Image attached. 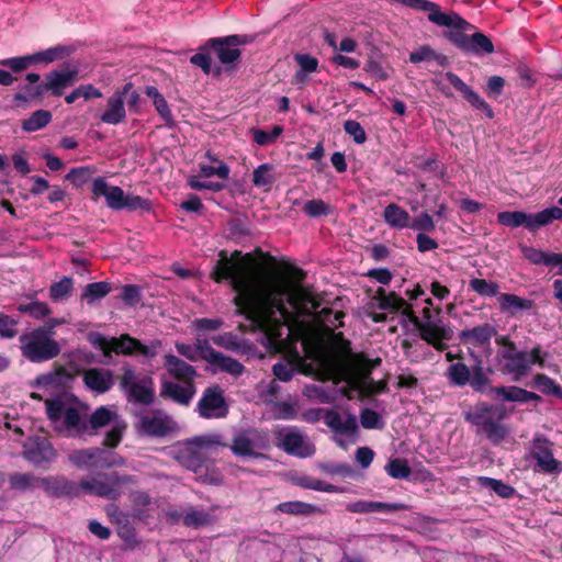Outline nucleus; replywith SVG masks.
Returning a JSON list of instances; mask_svg holds the SVG:
<instances>
[{"instance_id":"obj_1","label":"nucleus","mask_w":562,"mask_h":562,"mask_svg":"<svg viewBox=\"0 0 562 562\" xmlns=\"http://www.w3.org/2000/svg\"><path fill=\"white\" fill-rule=\"evenodd\" d=\"M305 357L311 359L306 363L299 352L293 355V361L278 362L273 366V374L282 382H289L294 372L306 375L315 374L318 380L333 381L334 384L345 382V386H386L383 381H373L371 374L381 366L379 357L370 358L364 352H353L350 342L346 340L347 350L341 353L337 350H325L318 341L304 339L302 341Z\"/></svg>"},{"instance_id":"obj_2","label":"nucleus","mask_w":562,"mask_h":562,"mask_svg":"<svg viewBox=\"0 0 562 562\" xmlns=\"http://www.w3.org/2000/svg\"><path fill=\"white\" fill-rule=\"evenodd\" d=\"M270 273L256 262L251 252L243 255L240 250H234L227 256L226 250H221L210 278L216 283L229 282L236 293L233 297L236 314L246 318L247 314L256 315L259 311L284 308L281 301L283 286L268 280Z\"/></svg>"},{"instance_id":"obj_3","label":"nucleus","mask_w":562,"mask_h":562,"mask_svg":"<svg viewBox=\"0 0 562 562\" xmlns=\"http://www.w3.org/2000/svg\"><path fill=\"white\" fill-rule=\"evenodd\" d=\"M290 277L271 270L268 280L280 282L284 294L281 296L284 308H270L269 311H259L256 315L247 314L246 319L256 328L262 331L269 342L277 346L283 341L284 327L299 319L300 316H312L321 305L323 299L315 294L312 286H304L302 282L306 278V272L293 265L288 266Z\"/></svg>"},{"instance_id":"obj_4","label":"nucleus","mask_w":562,"mask_h":562,"mask_svg":"<svg viewBox=\"0 0 562 562\" xmlns=\"http://www.w3.org/2000/svg\"><path fill=\"white\" fill-rule=\"evenodd\" d=\"M373 300L378 303V307L390 313H401L409 323L419 331L420 338L428 345L432 346L437 351H445L448 348L446 341L453 338V329L450 325L437 322H422L414 313L413 306L407 303L396 292H386L383 288H378Z\"/></svg>"},{"instance_id":"obj_5","label":"nucleus","mask_w":562,"mask_h":562,"mask_svg":"<svg viewBox=\"0 0 562 562\" xmlns=\"http://www.w3.org/2000/svg\"><path fill=\"white\" fill-rule=\"evenodd\" d=\"M393 1L416 11L427 12L428 21L438 26H446L448 30L443 31V37L464 53L471 34L470 32L474 31L475 26L464 20L460 14L457 12L445 13L441 11L439 4L429 0Z\"/></svg>"},{"instance_id":"obj_6","label":"nucleus","mask_w":562,"mask_h":562,"mask_svg":"<svg viewBox=\"0 0 562 562\" xmlns=\"http://www.w3.org/2000/svg\"><path fill=\"white\" fill-rule=\"evenodd\" d=\"M507 411L503 405L480 402L463 412L464 420L476 427V435H483L493 445H501L510 430L504 419Z\"/></svg>"},{"instance_id":"obj_7","label":"nucleus","mask_w":562,"mask_h":562,"mask_svg":"<svg viewBox=\"0 0 562 562\" xmlns=\"http://www.w3.org/2000/svg\"><path fill=\"white\" fill-rule=\"evenodd\" d=\"M137 476L112 471L108 473H98L90 480H82L75 488L72 486V495L81 490L85 494L98 496L108 501H116L124 493L123 487L136 486Z\"/></svg>"},{"instance_id":"obj_8","label":"nucleus","mask_w":562,"mask_h":562,"mask_svg":"<svg viewBox=\"0 0 562 562\" xmlns=\"http://www.w3.org/2000/svg\"><path fill=\"white\" fill-rule=\"evenodd\" d=\"M90 342L98 349H100L105 357H110L112 352L116 355H142L144 357L153 358L157 353V344L146 346L138 339L131 337L128 334H123L119 338L108 339L101 334H91L89 338Z\"/></svg>"},{"instance_id":"obj_9","label":"nucleus","mask_w":562,"mask_h":562,"mask_svg":"<svg viewBox=\"0 0 562 562\" xmlns=\"http://www.w3.org/2000/svg\"><path fill=\"white\" fill-rule=\"evenodd\" d=\"M548 357L549 352L537 344L529 352L520 351L514 355H504L502 371L510 375L514 382H520L530 373L532 366H538L540 369L549 367L547 363Z\"/></svg>"},{"instance_id":"obj_10","label":"nucleus","mask_w":562,"mask_h":562,"mask_svg":"<svg viewBox=\"0 0 562 562\" xmlns=\"http://www.w3.org/2000/svg\"><path fill=\"white\" fill-rule=\"evenodd\" d=\"M555 220H562V209L559 206L547 207L536 214L524 211H503L497 214L498 224L510 228L522 226L529 232H536Z\"/></svg>"},{"instance_id":"obj_11","label":"nucleus","mask_w":562,"mask_h":562,"mask_svg":"<svg viewBox=\"0 0 562 562\" xmlns=\"http://www.w3.org/2000/svg\"><path fill=\"white\" fill-rule=\"evenodd\" d=\"M220 445L221 436L218 435L195 436L184 441L182 448L178 450L177 459L187 469L198 472L206 462L205 451Z\"/></svg>"},{"instance_id":"obj_12","label":"nucleus","mask_w":562,"mask_h":562,"mask_svg":"<svg viewBox=\"0 0 562 562\" xmlns=\"http://www.w3.org/2000/svg\"><path fill=\"white\" fill-rule=\"evenodd\" d=\"M232 453L241 458H260L259 451L270 448L269 432L266 429L248 428L238 431L229 446Z\"/></svg>"},{"instance_id":"obj_13","label":"nucleus","mask_w":562,"mask_h":562,"mask_svg":"<svg viewBox=\"0 0 562 562\" xmlns=\"http://www.w3.org/2000/svg\"><path fill=\"white\" fill-rule=\"evenodd\" d=\"M21 350L33 362L50 359L59 352L57 344L43 329H36L20 337Z\"/></svg>"},{"instance_id":"obj_14","label":"nucleus","mask_w":562,"mask_h":562,"mask_svg":"<svg viewBox=\"0 0 562 562\" xmlns=\"http://www.w3.org/2000/svg\"><path fill=\"white\" fill-rule=\"evenodd\" d=\"M254 41L251 35L234 34L223 37H213L206 41L203 48L212 49L221 64L225 66H235L241 57L239 46L250 44Z\"/></svg>"},{"instance_id":"obj_15","label":"nucleus","mask_w":562,"mask_h":562,"mask_svg":"<svg viewBox=\"0 0 562 562\" xmlns=\"http://www.w3.org/2000/svg\"><path fill=\"white\" fill-rule=\"evenodd\" d=\"M22 456L35 468L47 469L57 452L47 437L32 436L23 443Z\"/></svg>"},{"instance_id":"obj_16","label":"nucleus","mask_w":562,"mask_h":562,"mask_svg":"<svg viewBox=\"0 0 562 562\" xmlns=\"http://www.w3.org/2000/svg\"><path fill=\"white\" fill-rule=\"evenodd\" d=\"M551 446L544 436L537 435L533 438L530 456L536 460L535 472L553 475L562 473V462L554 458Z\"/></svg>"},{"instance_id":"obj_17","label":"nucleus","mask_w":562,"mask_h":562,"mask_svg":"<svg viewBox=\"0 0 562 562\" xmlns=\"http://www.w3.org/2000/svg\"><path fill=\"white\" fill-rule=\"evenodd\" d=\"M274 435L276 446L290 456L307 458L315 453V447L295 429H279L274 431Z\"/></svg>"},{"instance_id":"obj_18","label":"nucleus","mask_w":562,"mask_h":562,"mask_svg":"<svg viewBox=\"0 0 562 562\" xmlns=\"http://www.w3.org/2000/svg\"><path fill=\"white\" fill-rule=\"evenodd\" d=\"M72 462L95 469H109L124 463L123 458L101 448H90L72 453Z\"/></svg>"},{"instance_id":"obj_19","label":"nucleus","mask_w":562,"mask_h":562,"mask_svg":"<svg viewBox=\"0 0 562 562\" xmlns=\"http://www.w3.org/2000/svg\"><path fill=\"white\" fill-rule=\"evenodd\" d=\"M196 409L204 418H223L228 414V405L222 392L217 389H205L198 402Z\"/></svg>"},{"instance_id":"obj_20","label":"nucleus","mask_w":562,"mask_h":562,"mask_svg":"<svg viewBox=\"0 0 562 562\" xmlns=\"http://www.w3.org/2000/svg\"><path fill=\"white\" fill-rule=\"evenodd\" d=\"M304 394L308 397H315L322 403H331L336 395H340L352 398L355 394L360 396H375L381 394L389 389H305Z\"/></svg>"},{"instance_id":"obj_21","label":"nucleus","mask_w":562,"mask_h":562,"mask_svg":"<svg viewBox=\"0 0 562 562\" xmlns=\"http://www.w3.org/2000/svg\"><path fill=\"white\" fill-rule=\"evenodd\" d=\"M132 88L133 83L127 82L108 99L106 109L100 117L103 123L117 125L125 120L124 93H127Z\"/></svg>"},{"instance_id":"obj_22","label":"nucleus","mask_w":562,"mask_h":562,"mask_svg":"<svg viewBox=\"0 0 562 562\" xmlns=\"http://www.w3.org/2000/svg\"><path fill=\"white\" fill-rule=\"evenodd\" d=\"M91 192L95 198L103 196L108 207L122 211L125 203V193L117 186H110L104 178L98 177L92 181Z\"/></svg>"},{"instance_id":"obj_23","label":"nucleus","mask_w":562,"mask_h":562,"mask_svg":"<svg viewBox=\"0 0 562 562\" xmlns=\"http://www.w3.org/2000/svg\"><path fill=\"white\" fill-rule=\"evenodd\" d=\"M446 79L462 93L463 98L476 110L484 112L486 117L493 119L494 111L492 106L480 97L470 86H468L458 75L452 71L445 74Z\"/></svg>"},{"instance_id":"obj_24","label":"nucleus","mask_w":562,"mask_h":562,"mask_svg":"<svg viewBox=\"0 0 562 562\" xmlns=\"http://www.w3.org/2000/svg\"><path fill=\"white\" fill-rule=\"evenodd\" d=\"M205 362L207 363V370L213 374L224 372L238 376L245 370L238 360L215 350L213 347H211Z\"/></svg>"},{"instance_id":"obj_25","label":"nucleus","mask_w":562,"mask_h":562,"mask_svg":"<svg viewBox=\"0 0 562 562\" xmlns=\"http://www.w3.org/2000/svg\"><path fill=\"white\" fill-rule=\"evenodd\" d=\"M497 329L490 323H483L470 329H462L459 333V339L464 345L473 347H485L491 345V340L496 336Z\"/></svg>"},{"instance_id":"obj_26","label":"nucleus","mask_w":562,"mask_h":562,"mask_svg":"<svg viewBox=\"0 0 562 562\" xmlns=\"http://www.w3.org/2000/svg\"><path fill=\"white\" fill-rule=\"evenodd\" d=\"M164 367L172 378L183 382L187 386H193L196 370L191 364L175 355L168 353L164 357Z\"/></svg>"},{"instance_id":"obj_27","label":"nucleus","mask_w":562,"mask_h":562,"mask_svg":"<svg viewBox=\"0 0 562 562\" xmlns=\"http://www.w3.org/2000/svg\"><path fill=\"white\" fill-rule=\"evenodd\" d=\"M70 83V70L63 69L49 72L45 82L37 86L33 95H41L44 91H50L55 95H60Z\"/></svg>"},{"instance_id":"obj_28","label":"nucleus","mask_w":562,"mask_h":562,"mask_svg":"<svg viewBox=\"0 0 562 562\" xmlns=\"http://www.w3.org/2000/svg\"><path fill=\"white\" fill-rule=\"evenodd\" d=\"M175 347L182 357L192 362H196L206 360L212 346L207 338L196 337L192 345L177 341Z\"/></svg>"},{"instance_id":"obj_29","label":"nucleus","mask_w":562,"mask_h":562,"mask_svg":"<svg viewBox=\"0 0 562 562\" xmlns=\"http://www.w3.org/2000/svg\"><path fill=\"white\" fill-rule=\"evenodd\" d=\"M408 60L412 64L420 63H436L440 67H447L449 65V58L436 52L430 45L424 44L418 46L415 50L409 53Z\"/></svg>"},{"instance_id":"obj_30","label":"nucleus","mask_w":562,"mask_h":562,"mask_svg":"<svg viewBox=\"0 0 562 562\" xmlns=\"http://www.w3.org/2000/svg\"><path fill=\"white\" fill-rule=\"evenodd\" d=\"M139 428L144 435L151 437H165L172 430L171 422L168 417L157 416L142 417Z\"/></svg>"},{"instance_id":"obj_31","label":"nucleus","mask_w":562,"mask_h":562,"mask_svg":"<svg viewBox=\"0 0 562 562\" xmlns=\"http://www.w3.org/2000/svg\"><path fill=\"white\" fill-rule=\"evenodd\" d=\"M495 52L492 40L482 32H473L470 34L468 45L463 54L473 56L491 55Z\"/></svg>"},{"instance_id":"obj_32","label":"nucleus","mask_w":562,"mask_h":562,"mask_svg":"<svg viewBox=\"0 0 562 562\" xmlns=\"http://www.w3.org/2000/svg\"><path fill=\"white\" fill-rule=\"evenodd\" d=\"M277 180L278 175L271 164H261L252 171V184L265 192H269Z\"/></svg>"},{"instance_id":"obj_33","label":"nucleus","mask_w":562,"mask_h":562,"mask_svg":"<svg viewBox=\"0 0 562 562\" xmlns=\"http://www.w3.org/2000/svg\"><path fill=\"white\" fill-rule=\"evenodd\" d=\"M70 54V49L66 45H56L44 50H40L31 54L33 65L47 66L52 63H56L67 58Z\"/></svg>"},{"instance_id":"obj_34","label":"nucleus","mask_w":562,"mask_h":562,"mask_svg":"<svg viewBox=\"0 0 562 562\" xmlns=\"http://www.w3.org/2000/svg\"><path fill=\"white\" fill-rule=\"evenodd\" d=\"M383 217L385 223L393 228H409L411 216L408 212L395 203H390L384 207Z\"/></svg>"},{"instance_id":"obj_35","label":"nucleus","mask_w":562,"mask_h":562,"mask_svg":"<svg viewBox=\"0 0 562 562\" xmlns=\"http://www.w3.org/2000/svg\"><path fill=\"white\" fill-rule=\"evenodd\" d=\"M40 477L31 472H13L9 474L8 483L11 490L19 492H32L38 488Z\"/></svg>"},{"instance_id":"obj_36","label":"nucleus","mask_w":562,"mask_h":562,"mask_svg":"<svg viewBox=\"0 0 562 562\" xmlns=\"http://www.w3.org/2000/svg\"><path fill=\"white\" fill-rule=\"evenodd\" d=\"M112 291L110 282L100 281L88 283L80 295L81 302L92 305L93 303L102 300Z\"/></svg>"},{"instance_id":"obj_37","label":"nucleus","mask_w":562,"mask_h":562,"mask_svg":"<svg viewBox=\"0 0 562 562\" xmlns=\"http://www.w3.org/2000/svg\"><path fill=\"white\" fill-rule=\"evenodd\" d=\"M276 509L283 514L292 516H311L319 512V508L313 504L304 503L301 501L283 502L280 503Z\"/></svg>"},{"instance_id":"obj_38","label":"nucleus","mask_w":562,"mask_h":562,"mask_svg":"<svg viewBox=\"0 0 562 562\" xmlns=\"http://www.w3.org/2000/svg\"><path fill=\"white\" fill-rule=\"evenodd\" d=\"M38 488H43L50 496L67 494L70 486L66 479L58 476L40 477Z\"/></svg>"},{"instance_id":"obj_39","label":"nucleus","mask_w":562,"mask_h":562,"mask_svg":"<svg viewBox=\"0 0 562 562\" xmlns=\"http://www.w3.org/2000/svg\"><path fill=\"white\" fill-rule=\"evenodd\" d=\"M496 392V398L510 402H528L530 400H540V396L526 389H491Z\"/></svg>"},{"instance_id":"obj_40","label":"nucleus","mask_w":562,"mask_h":562,"mask_svg":"<svg viewBox=\"0 0 562 562\" xmlns=\"http://www.w3.org/2000/svg\"><path fill=\"white\" fill-rule=\"evenodd\" d=\"M477 482L482 487H486L492 490L496 495L502 498H512L516 491L515 488L504 483L501 480L488 477V476H479Z\"/></svg>"},{"instance_id":"obj_41","label":"nucleus","mask_w":562,"mask_h":562,"mask_svg":"<svg viewBox=\"0 0 562 562\" xmlns=\"http://www.w3.org/2000/svg\"><path fill=\"white\" fill-rule=\"evenodd\" d=\"M498 302L503 311H518L530 310L533 306V301L520 297L512 293H501Z\"/></svg>"},{"instance_id":"obj_42","label":"nucleus","mask_w":562,"mask_h":562,"mask_svg":"<svg viewBox=\"0 0 562 562\" xmlns=\"http://www.w3.org/2000/svg\"><path fill=\"white\" fill-rule=\"evenodd\" d=\"M524 257L533 265H543L554 267L557 252H546L535 247L524 246L521 248Z\"/></svg>"},{"instance_id":"obj_43","label":"nucleus","mask_w":562,"mask_h":562,"mask_svg":"<svg viewBox=\"0 0 562 562\" xmlns=\"http://www.w3.org/2000/svg\"><path fill=\"white\" fill-rule=\"evenodd\" d=\"M46 412L50 420L57 422L64 419L66 428H70V407L66 408L58 400L46 401Z\"/></svg>"},{"instance_id":"obj_44","label":"nucleus","mask_w":562,"mask_h":562,"mask_svg":"<svg viewBox=\"0 0 562 562\" xmlns=\"http://www.w3.org/2000/svg\"><path fill=\"white\" fill-rule=\"evenodd\" d=\"M182 522L189 528H200L211 525L213 516L205 510L190 509L183 515Z\"/></svg>"},{"instance_id":"obj_45","label":"nucleus","mask_w":562,"mask_h":562,"mask_svg":"<svg viewBox=\"0 0 562 562\" xmlns=\"http://www.w3.org/2000/svg\"><path fill=\"white\" fill-rule=\"evenodd\" d=\"M469 289L480 296L493 297L498 294L499 285L494 281L473 278L469 281Z\"/></svg>"},{"instance_id":"obj_46","label":"nucleus","mask_w":562,"mask_h":562,"mask_svg":"<svg viewBox=\"0 0 562 562\" xmlns=\"http://www.w3.org/2000/svg\"><path fill=\"white\" fill-rule=\"evenodd\" d=\"M50 119L52 114L49 111L37 110L29 119L23 121L22 128L25 132H36L45 127L50 122Z\"/></svg>"},{"instance_id":"obj_47","label":"nucleus","mask_w":562,"mask_h":562,"mask_svg":"<svg viewBox=\"0 0 562 562\" xmlns=\"http://www.w3.org/2000/svg\"><path fill=\"white\" fill-rule=\"evenodd\" d=\"M386 473L397 480L407 479L412 474V469L407 460L401 458L391 459L385 465Z\"/></svg>"},{"instance_id":"obj_48","label":"nucleus","mask_w":562,"mask_h":562,"mask_svg":"<svg viewBox=\"0 0 562 562\" xmlns=\"http://www.w3.org/2000/svg\"><path fill=\"white\" fill-rule=\"evenodd\" d=\"M115 414L105 406H101L88 419V431L98 430L110 424Z\"/></svg>"},{"instance_id":"obj_49","label":"nucleus","mask_w":562,"mask_h":562,"mask_svg":"<svg viewBox=\"0 0 562 562\" xmlns=\"http://www.w3.org/2000/svg\"><path fill=\"white\" fill-rule=\"evenodd\" d=\"M449 380L457 385H465L470 382V368L463 362L452 363L447 371Z\"/></svg>"},{"instance_id":"obj_50","label":"nucleus","mask_w":562,"mask_h":562,"mask_svg":"<svg viewBox=\"0 0 562 562\" xmlns=\"http://www.w3.org/2000/svg\"><path fill=\"white\" fill-rule=\"evenodd\" d=\"M195 394V389H161L160 396L165 400L188 405Z\"/></svg>"},{"instance_id":"obj_51","label":"nucleus","mask_w":562,"mask_h":562,"mask_svg":"<svg viewBox=\"0 0 562 562\" xmlns=\"http://www.w3.org/2000/svg\"><path fill=\"white\" fill-rule=\"evenodd\" d=\"M252 138L256 144L259 146H267L273 143L283 132V127L281 125H274L270 132L252 128Z\"/></svg>"},{"instance_id":"obj_52","label":"nucleus","mask_w":562,"mask_h":562,"mask_svg":"<svg viewBox=\"0 0 562 562\" xmlns=\"http://www.w3.org/2000/svg\"><path fill=\"white\" fill-rule=\"evenodd\" d=\"M303 211L310 217H321L329 215L331 206L322 199H313L304 204Z\"/></svg>"},{"instance_id":"obj_53","label":"nucleus","mask_w":562,"mask_h":562,"mask_svg":"<svg viewBox=\"0 0 562 562\" xmlns=\"http://www.w3.org/2000/svg\"><path fill=\"white\" fill-rule=\"evenodd\" d=\"M276 416L279 419H294L297 415V403L290 401H277L273 403Z\"/></svg>"},{"instance_id":"obj_54","label":"nucleus","mask_w":562,"mask_h":562,"mask_svg":"<svg viewBox=\"0 0 562 562\" xmlns=\"http://www.w3.org/2000/svg\"><path fill=\"white\" fill-rule=\"evenodd\" d=\"M127 391L128 402L149 405L153 403L155 393L154 389H125Z\"/></svg>"},{"instance_id":"obj_55","label":"nucleus","mask_w":562,"mask_h":562,"mask_svg":"<svg viewBox=\"0 0 562 562\" xmlns=\"http://www.w3.org/2000/svg\"><path fill=\"white\" fill-rule=\"evenodd\" d=\"M128 212L142 211V212H150L151 203L148 199L142 198L139 195L127 194L125 198L124 209Z\"/></svg>"},{"instance_id":"obj_56","label":"nucleus","mask_w":562,"mask_h":562,"mask_svg":"<svg viewBox=\"0 0 562 562\" xmlns=\"http://www.w3.org/2000/svg\"><path fill=\"white\" fill-rule=\"evenodd\" d=\"M229 172L231 169L224 161H218L217 167L200 164V176L204 178L217 176L218 178L226 180L229 177Z\"/></svg>"},{"instance_id":"obj_57","label":"nucleus","mask_w":562,"mask_h":562,"mask_svg":"<svg viewBox=\"0 0 562 562\" xmlns=\"http://www.w3.org/2000/svg\"><path fill=\"white\" fill-rule=\"evenodd\" d=\"M344 131L352 137L356 144H363L367 140V133L361 124L355 120H347L344 123Z\"/></svg>"},{"instance_id":"obj_58","label":"nucleus","mask_w":562,"mask_h":562,"mask_svg":"<svg viewBox=\"0 0 562 562\" xmlns=\"http://www.w3.org/2000/svg\"><path fill=\"white\" fill-rule=\"evenodd\" d=\"M153 103H154L156 111L158 112V114L160 115L162 121L165 122V125L169 128L175 127L176 121H175L172 112L169 109L168 102L166 101L165 97L161 95L160 98L155 100Z\"/></svg>"},{"instance_id":"obj_59","label":"nucleus","mask_w":562,"mask_h":562,"mask_svg":"<svg viewBox=\"0 0 562 562\" xmlns=\"http://www.w3.org/2000/svg\"><path fill=\"white\" fill-rule=\"evenodd\" d=\"M126 428L124 423H115L114 426L105 434L103 446L108 448H115L122 440L123 432Z\"/></svg>"},{"instance_id":"obj_60","label":"nucleus","mask_w":562,"mask_h":562,"mask_svg":"<svg viewBox=\"0 0 562 562\" xmlns=\"http://www.w3.org/2000/svg\"><path fill=\"white\" fill-rule=\"evenodd\" d=\"M294 58L297 65L300 66V71H297L295 75L296 78H300L302 76V72H314L317 70V58L308 54H296Z\"/></svg>"},{"instance_id":"obj_61","label":"nucleus","mask_w":562,"mask_h":562,"mask_svg":"<svg viewBox=\"0 0 562 562\" xmlns=\"http://www.w3.org/2000/svg\"><path fill=\"white\" fill-rule=\"evenodd\" d=\"M120 299L130 306L138 304L142 299L140 286L135 284L123 285Z\"/></svg>"},{"instance_id":"obj_62","label":"nucleus","mask_w":562,"mask_h":562,"mask_svg":"<svg viewBox=\"0 0 562 562\" xmlns=\"http://www.w3.org/2000/svg\"><path fill=\"white\" fill-rule=\"evenodd\" d=\"M360 424L366 429H380L383 426L380 415L371 408H363L361 411Z\"/></svg>"},{"instance_id":"obj_63","label":"nucleus","mask_w":562,"mask_h":562,"mask_svg":"<svg viewBox=\"0 0 562 562\" xmlns=\"http://www.w3.org/2000/svg\"><path fill=\"white\" fill-rule=\"evenodd\" d=\"M435 222L431 215H429L427 212H422L418 216L411 221L409 225L411 229L418 231L420 233L432 232L435 231Z\"/></svg>"},{"instance_id":"obj_64","label":"nucleus","mask_w":562,"mask_h":562,"mask_svg":"<svg viewBox=\"0 0 562 562\" xmlns=\"http://www.w3.org/2000/svg\"><path fill=\"white\" fill-rule=\"evenodd\" d=\"M207 48H200V52L190 57V63L196 67H200L205 75L212 72V59L206 50Z\"/></svg>"}]
</instances>
